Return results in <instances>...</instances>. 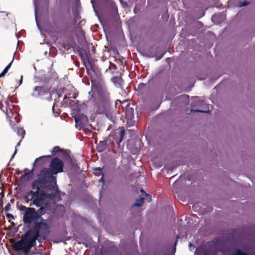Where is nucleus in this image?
<instances>
[{
  "label": "nucleus",
  "instance_id": "obj_1",
  "mask_svg": "<svg viewBox=\"0 0 255 255\" xmlns=\"http://www.w3.org/2000/svg\"><path fill=\"white\" fill-rule=\"evenodd\" d=\"M63 162L55 157L50 162L51 172L47 169L41 170L38 179L32 185V189L36 191H30L26 196L27 200L31 201L30 206L41 207L45 199H54L55 194H58L59 191L56 184V177L52 173L57 174L63 172Z\"/></svg>",
  "mask_w": 255,
  "mask_h": 255
},
{
  "label": "nucleus",
  "instance_id": "obj_2",
  "mask_svg": "<svg viewBox=\"0 0 255 255\" xmlns=\"http://www.w3.org/2000/svg\"><path fill=\"white\" fill-rule=\"evenodd\" d=\"M19 209L20 211H25L22 218L25 224L29 226L31 223H34L33 228L29 231L40 232L41 237L46 239L49 233V227L46 220L38 215L33 208H27L25 206L20 205Z\"/></svg>",
  "mask_w": 255,
  "mask_h": 255
},
{
  "label": "nucleus",
  "instance_id": "obj_3",
  "mask_svg": "<svg viewBox=\"0 0 255 255\" xmlns=\"http://www.w3.org/2000/svg\"><path fill=\"white\" fill-rule=\"evenodd\" d=\"M40 236L41 237L40 232L28 231L24 238L16 242L13 247L16 250L25 249L24 254L28 255L29 250L36 245V241Z\"/></svg>",
  "mask_w": 255,
  "mask_h": 255
},
{
  "label": "nucleus",
  "instance_id": "obj_4",
  "mask_svg": "<svg viewBox=\"0 0 255 255\" xmlns=\"http://www.w3.org/2000/svg\"><path fill=\"white\" fill-rule=\"evenodd\" d=\"M100 102L97 106V112L99 114L106 111L110 108L111 104L110 94L109 90L105 88H102L99 91Z\"/></svg>",
  "mask_w": 255,
  "mask_h": 255
},
{
  "label": "nucleus",
  "instance_id": "obj_5",
  "mask_svg": "<svg viewBox=\"0 0 255 255\" xmlns=\"http://www.w3.org/2000/svg\"><path fill=\"white\" fill-rule=\"evenodd\" d=\"M50 88L45 86H36L33 89L31 96L34 98L50 100Z\"/></svg>",
  "mask_w": 255,
  "mask_h": 255
},
{
  "label": "nucleus",
  "instance_id": "obj_6",
  "mask_svg": "<svg viewBox=\"0 0 255 255\" xmlns=\"http://www.w3.org/2000/svg\"><path fill=\"white\" fill-rule=\"evenodd\" d=\"M75 121L77 125L81 127L86 126L88 123L87 117L84 114H80L75 117Z\"/></svg>",
  "mask_w": 255,
  "mask_h": 255
},
{
  "label": "nucleus",
  "instance_id": "obj_7",
  "mask_svg": "<svg viewBox=\"0 0 255 255\" xmlns=\"http://www.w3.org/2000/svg\"><path fill=\"white\" fill-rule=\"evenodd\" d=\"M133 112V108L130 107L129 106H127L125 110V116L126 118L128 120H132L134 117Z\"/></svg>",
  "mask_w": 255,
  "mask_h": 255
},
{
  "label": "nucleus",
  "instance_id": "obj_8",
  "mask_svg": "<svg viewBox=\"0 0 255 255\" xmlns=\"http://www.w3.org/2000/svg\"><path fill=\"white\" fill-rule=\"evenodd\" d=\"M112 81L115 83L117 87H120L123 84V79L119 77H116L112 79Z\"/></svg>",
  "mask_w": 255,
  "mask_h": 255
},
{
  "label": "nucleus",
  "instance_id": "obj_9",
  "mask_svg": "<svg viewBox=\"0 0 255 255\" xmlns=\"http://www.w3.org/2000/svg\"><path fill=\"white\" fill-rule=\"evenodd\" d=\"M13 128L14 130L16 132L17 135L21 136V139L23 138L25 134V132L22 128H18L17 127L15 128L13 127Z\"/></svg>",
  "mask_w": 255,
  "mask_h": 255
},
{
  "label": "nucleus",
  "instance_id": "obj_10",
  "mask_svg": "<svg viewBox=\"0 0 255 255\" xmlns=\"http://www.w3.org/2000/svg\"><path fill=\"white\" fill-rule=\"evenodd\" d=\"M144 198L143 197H139L138 199L136 200L135 203L134 204L133 206H136L139 207L142 206L144 202Z\"/></svg>",
  "mask_w": 255,
  "mask_h": 255
},
{
  "label": "nucleus",
  "instance_id": "obj_11",
  "mask_svg": "<svg viewBox=\"0 0 255 255\" xmlns=\"http://www.w3.org/2000/svg\"><path fill=\"white\" fill-rule=\"evenodd\" d=\"M125 134V130L124 129H122L120 132V139L116 141V143L118 146L120 145L121 142L122 141L123 137Z\"/></svg>",
  "mask_w": 255,
  "mask_h": 255
},
{
  "label": "nucleus",
  "instance_id": "obj_12",
  "mask_svg": "<svg viewBox=\"0 0 255 255\" xmlns=\"http://www.w3.org/2000/svg\"><path fill=\"white\" fill-rule=\"evenodd\" d=\"M125 134V130L124 129H122L120 132V139L116 141V143L118 146L120 145L121 142L122 141L123 137Z\"/></svg>",
  "mask_w": 255,
  "mask_h": 255
},
{
  "label": "nucleus",
  "instance_id": "obj_13",
  "mask_svg": "<svg viewBox=\"0 0 255 255\" xmlns=\"http://www.w3.org/2000/svg\"><path fill=\"white\" fill-rule=\"evenodd\" d=\"M106 147L105 143L104 141H100L97 146L98 150L100 152L104 150Z\"/></svg>",
  "mask_w": 255,
  "mask_h": 255
},
{
  "label": "nucleus",
  "instance_id": "obj_14",
  "mask_svg": "<svg viewBox=\"0 0 255 255\" xmlns=\"http://www.w3.org/2000/svg\"><path fill=\"white\" fill-rule=\"evenodd\" d=\"M82 61L84 64V65L85 66L86 69H87L91 66V63H90L89 60L87 57H82Z\"/></svg>",
  "mask_w": 255,
  "mask_h": 255
},
{
  "label": "nucleus",
  "instance_id": "obj_15",
  "mask_svg": "<svg viewBox=\"0 0 255 255\" xmlns=\"http://www.w3.org/2000/svg\"><path fill=\"white\" fill-rule=\"evenodd\" d=\"M11 65V62L8 64L6 67L4 69L3 71L0 74V78L3 76L8 71Z\"/></svg>",
  "mask_w": 255,
  "mask_h": 255
},
{
  "label": "nucleus",
  "instance_id": "obj_16",
  "mask_svg": "<svg viewBox=\"0 0 255 255\" xmlns=\"http://www.w3.org/2000/svg\"><path fill=\"white\" fill-rule=\"evenodd\" d=\"M11 65V62L8 64L6 67L4 69L3 71L0 74V78L3 76L8 71Z\"/></svg>",
  "mask_w": 255,
  "mask_h": 255
},
{
  "label": "nucleus",
  "instance_id": "obj_17",
  "mask_svg": "<svg viewBox=\"0 0 255 255\" xmlns=\"http://www.w3.org/2000/svg\"><path fill=\"white\" fill-rule=\"evenodd\" d=\"M94 173L97 176H100L101 174H103L102 172V168L100 167L94 168Z\"/></svg>",
  "mask_w": 255,
  "mask_h": 255
},
{
  "label": "nucleus",
  "instance_id": "obj_18",
  "mask_svg": "<svg viewBox=\"0 0 255 255\" xmlns=\"http://www.w3.org/2000/svg\"><path fill=\"white\" fill-rule=\"evenodd\" d=\"M110 108H108L106 111L102 113L101 114H105L106 117L110 120H112L113 117L111 114L109 112Z\"/></svg>",
  "mask_w": 255,
  "mask_h": 255
},
{
  "label": "nucleus",
  "instance_id": "obj_19",
  "mask_svg": "<svg viewBox=\"0 0 255 255\" xmlns=\"http://www.w3.org/2000/svg\"><path fill=\"white\" fill-rule=\"evenodd\" d=\"M146 88V84H144L142 83H140L137 87V88L139 90L142 91L144 90Z\"/></svg>",
  "mask_w": 255,
  "mask_h": 255
},
{
  "label": "nucleus",
  "instance_id": "obj_20",
  "mask_svg": "<svg viewBox=\"0 0 255 255\" xmlns=\"http://www.w3.org/2000/svg\"><path fill=\"white\" fill-rule=\"evenodd\" d=\"M38 215H40L41 216L42 215L44 214L45 213V210L43 208H40L39 209L37 210V211H36Z\"/></svg>",
  "mask_w": 255,
  "mask_h": 255
},
{
  "label": "nucleus",
  "instance_id": "obj_21",
  "mask_svg": "<svg viewBox=\"0 0 255 255\" xmlns=\"http://www.w3.org/2000/svg\"><path fill=\"white\" fill-rule=\"evenodd\" d=\"M60 150V149L59 146H55L52 150V155L55 154L56 153L59 152Z\"/></svg>",
  "mask_w": 255,
  "mask_h": 255
},
{
  "label": "nucleus",
  "instance_id": "obj_22",
  "mask_svg": "<svg viewBox=\"0 0 255 255\" xmlns=\"http://www.w3.org/2000/svg\"><path fill=\"white\" fill-rule=\"evenodd\" d=\"M51 157V155H48V156H40L37 158H36L34 161V162L33 163V166H35V164H36V163H37L39 161H40L41 159H42L43 158H45V157Z\"/></svg>",
  "mask_w": 255,
  "mask_h": 255
},
{
  "label": "nucleus",
  "instance_id": "obj_23",
  "mask_svg": "<svg viewBox=\"0 0 255 255\" xmlns=\"http://www.w3.org/2000/svg\"><path fill=\"white\" fill-rule=\"evenodd\" d=\"M34 1V6H35V19H36V23H37V25L38 26V27L40 29V27H39V24L37 22V16H36V11H37V5H36V0H33Z\"/></svg>",
  "mask_w": 255,
  "mask_h": 255
},
{
  "label": "nucleus",
  "instance_id": "obj_24",
  "mask_svg": "<svg viewBox=\"0 0 255 255\" xmlns=\"http://www.w3.org/2000/svg\"><path fill=\"white\" fill-rule=\"evenodd\" d=\"M21 141V139L17 143L16 146H15V150L14 151V152L11 157V160L14 157L15 154H16V153L17 152L16 147L20 145Z\"/></svg>",
  "mask_w": 255,
  "mask_h": 255
},
{
  "label": "nucleus",
  "instance_id": "obj_25",
  "mask_svg": "<svg viewBox=\"0 0 255 255\" xmlns=\"http://www.w3.org/2000/svg\"><path fill=\"white\" fill-rule=\"evenodd\" d=\"M196 105H204L205 104V102L203 100H198L195 101Z\"/></svg>",
  "mask_w": 255,
  "mask_h": 255
},
{
  "label": "nucleus",
  "instance_id": "obj_26",
  "mask_svg": "<svg viewBox=\"0 0 255 255\" xmlns=\"http://www.w3.org/2000/svg\"><path fill=\"white\" fill-rule=\"evenodd\" d=\"M247 2L246 1L240 2L238 3V5L239 7H241L247 5Z\"/></svg>",
  "mask_w": 255,
  "mask_h": 255
},
{
  "label": "nucleus",
  "instance_id": "obj_27",
  "mask_svg": "<svg viewBox=\"0 0 255 255\" xmlns=\"http://www.w3.org/2000/svg\"><path fill=\"white\" fill-rule=\"evenodd\" d=\"M193 111L194 112H200V113H210V111L209 110H208V111H204V110H191V111Z\"/></svg>",
  "mask_w": 255,
  "mask_h": 255
},
{
  "label": "nucleus",
  "instance_id": "obj_28",
  "mask_svg": "<svg viewBox=\"0 0 255 255\" xmlns=\"http://www.w3.org/2000/svg\"><path fill=\"white\" fill-rule=\"evenodd\" d=\"M10 210V204L8 203L4 208V210L6 212H8Z\"/></svg>",
  "mask_w": 255,
  "mask_h": 255
},
{
  "label": "nucleus",
  "instance_id": "obj_29",
  "mask_svg": "<svg viewBox=\"0 0 255 255\" xmlns=\"http://www.w3.org/2000/svg\"><path fill=\"white\" fill-rule=\"evenodd\" d=\"M6 217L7 219H14V216L11 214H9V213L6 214Z\"/></svg>",
  "mask_w": 255,
  "mask_h": 255
},
{
  "label": "nucleus",
  "instance_id": "obj_30",
  "mask_svg": "<svg viewBox=\"0 0 255 255\" xmlns=\"http://www.w3.org/2000/svg\"><path fill=\"white\" fill-rule=\"evenodd\" d=\"M235 255H246V254L242 253L240 250H237Z\"/></svg>",
  "mask_w": 255,
  "mask_h": 255
},
{
  "label": "nucleus",
  "instance_id": "obj_31",
  "mask_svg": "<svg viewBox=\"0 0 255 255\" xmlns=\"http://www.w3.org/2000/svg\"><path fill=\"white\" fill-rule=\"evenodd\" d=\"M22 78H23V76H21L20 79L19 80V85H20L22 84Z\"/></svg>",
  "mask_w": 255,
  "mask_h": 255
},
{
  "label": "nucleus",
  "instance_id": "obj_32",
  "mask_svg": "<svg viewBox=\"0 0 255 255\" xmlns=\"http://www.w3.org/2000/svg\"><path fill=\"white\" fill-rule=\"evenodd\" d=\"M163 57V55L160 56V57H159L158 58H157V60H159L160 59L162 58V57Z\"/></svg>",
  "mask_w": 255,
  "mask_h": 255
},
{
  "label": "nucleus",
  "instance_id": "obj_33",
  "mask_svg": "<svg viewBox=\"0 0 255 255\" xmlns=\"http://www.w3.org/2000/svg\"><path fill=\"white\" fill-rule=\"evenodd\" d=\"M56 95H57L58 98H60L61 96V95L59 93H57Z\"/></svg>",
  "mask_w": 255,
  "mask_h": 255
},
{
  "label": "nucleus",
  "instance_id": "obj_34",
  "mask_svg": "<svg viewBox=\"0 0 255 255\" xmlns=\"http://www.w3.org/2000/svg\"><path fill=\"white\" fill-rule=\"evenodd\" d=\"M178 239V236H177V237L176 241H175V246H176V245Z\"/></svg>",
  "mask_w": 255,
  "mask_h": 255
},
{
  "label": "nucleus",
  "instance_id": "obj_35",
  "mask_svg": "<svg viewBox=\"0 0 255 255\" xmlns=\"http://www.w3.org/2000/svg\"><path fill=\"white\" fill-rule=\"evenodd\" d=\"M103 179H104V177H103V176L102 177V178L100 179V181L101 182V181H103Z\"/></svg>",
  "mask_w": 255,
  "mask_h": 255
},
{
  "label": "nucleus",
  "instance_id": "obj_36",
  "mask_svg": "<svg viewBox=\"0 0 255 255\" xmlns=\"http://www.w3.org/2000/svg\"><path fill=\"white\" fill-rule=\"evenodd\" d=\"M140 192H144V191H143V190L142 189H141L140 190Z\"/></svg>",
  "mask_w": 255,
  "mask_h": 255
},
{
  "label": "nucleus",
  "instance_id": "obj_37",
  "mask_svg": "<svg viewBox=\"0 0 255 255\" xmlns=\"http://www.w3.org/2000/svg\"><path fill=\"white\" fill-rule=\"evenodd\" d=\"M188 97V96H187V95H184V96H183V97Z\"/></svg>",
  "mask_w": 255,
  "mask_h": 255
},
{
  "label": "nucleus",
  "instance_id": "obj_38",
  "mask_svg": "<svg viewBox=\"0 0 255 255\" xmlns=\"http://www.w3.org/2000/svg\"><path fill=\"white\" fill-rule=\"evenodd\" d=\"M145 194L146 195V196H147L148 195L147 194V193H145Z\"/></svg>",
  "mask_w": 255,
  "mask_h": 255
},
{
  "label": "nucleus",
  "instance_id": "obj_39",
  "mask_svg": "<svg viewBox=\"0 0 255 255\" xmlns=\"http://www.w3.org/2000/svg\"><path fill=\"white\" fill-rule=\"evenodd\" d=\"M189 246H191V243H190V244H189Z\"/></svg>",
  "mask_w": 255,
  "mask_h": 255
}]
</instances>
